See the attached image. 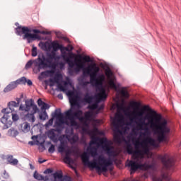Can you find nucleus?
<instances>
[{
    "mask_svg": "<svg viewBox=\"0 0 181 181\" xmlns=\"http://www.w3.org/2000/svg\"><path fill=\"white\" fill-rule=\"evenodd\" d=\"M130 107L139 111L136 114V119L140 124H142V125L145 124L146 119H150V118H152V117L155 115L152 119L151 125L156 128V131L158 134L157 141L160 144L165 142L166 139H168L166 134L170 132V128L168 127V120L163 119L162 121V115L158 114L156 111L153 110L148 105L143 106L141 109L139 108V107H141V103L133 101L131 103Z\"/></svg>",
    "mask_w": 181,
    "mask_h": 181,
    "instance_id": "f257e3e1",
    "label": "nucleus"
},
{
    "mask_svg": "<svg viewBox=\"0 0 181 181\" xmlns=\"http://www.w3.org/2000/svg\"><path fill=\"white\" fill-rule=\"evenodd\" d=\"M90 153L93 158V162H90L87 155L85 156V158L82 156V161L86 163V165H88L89 168L95 169L98 175H101L103 173H105L108 170V166L112 165V160L105 158V157L101 154L99 155L97 152V148L90 147Z\"/></svg>",
    "mask_w": 181,
    "mask_h": 181,
    "instance_id": "f03ea898",
    "label": "nucleus"
},
{
    "mask_svg": "<svg viewBox=\"0 0 181 181\" xmlns=\"http://www.w3.org/2000/svg\"><path fill=\"white\" fill-rule=\"evenodd\" d=\"M62 45L57 42H52L49 45L48 48L52 49L51 52L47 53V57L44 54H40L38 58L35 61L38 69H47V67H56V63L60 60L61 57L56 54L57 50H59Z\"/></svg>",
    "mask_w": 181,
    "mask_h": 181,
    "instance_id": "7ed1b4c3",
    "label": "nucleus"
},
{
    "mask_svg": "<svg viewBox=\"0 0 181 181\" xmlns=\"http://www.w3.org/2000/svg\"><path fill=\"white\" fill-rule=\"evenodd\" d=\"M99 78L100 77L98 76H91L90 78V84L92 86H95L96 87V90H99V93L96 96V102L90 105L92 111L96 110V114H98L101 110H104V104H102L100 106L98 104L100 103L101 101H105V100H107V97H108L107 93L105 92V89H104L103 87V83H98Z\"/></svg>",
    "mask_w": 181,
    "mask_h": 181,
    "instance_id": "20e7f679",
    "label": "nucleus"
},
{
    "mask_svg": "<svg viewBox=\"0 0 181 181\" xmlns=\"http://www.w3.org/2000/svg\"><path fill=\"white\" fill-rule=\"evenodd\" d=\"M19 110L20 111H25V112H27L24 115L23 119H24V121H28V122H31L32 124L36 121L35 114L40 112V109L37 107V105L35 103V100H33V99L25 100V105L21 104Z\"/></svg>",
    "mask_w": 181,
    "mask_h": 181,
    "instance_id": "39448f33",
    "label": "nucleus"
},
{
    "mask_svg": "<svg viewBox=\"0 0 181 181\" xmlns=\"http://www.w3.org/2000/svg\"><path fill=\"white\" fill-rule=\"evenodd\" d=\"M16 34L18 36H22V35H24L23 36V40H27V43H32V42H34V40H40V36L37 35V33H42V31L38 29H33V32L35 34L30 33V30L28 27H22L18 26L15 28Z\"/></svg>",
    "mask_w": 181,
    "mask_h": 181,
    "instance_id": "423d86ee",
    "label": "nucleus"
},
{
    "mask_svg": "<svg viewBox=\"0 0 181 181\" xmlns=\"http://www.w3.org/2000/svg\"><path fill=\"white\" fill-rule=\"evenodd\" d=\"M79 60H81L83 62V63H90V65H88L86 70L83 71V74H87L88 76H90V79L91 77H103V75H100V67L97 66V64L94 62V60L91 59V57L88 55H79Z\"/></svg>",
    "mask_w": 181,
    "mask_h": 181,
    "instance_id": "0eeeda50",
    "label": "nucleus"
},
{
    "mask_svg": "<svg viewBox=\"0 0 181 181\" xmlns=\"http://www.w3.org/2000/svg\"><path fill=\"white\" fill-rule=\"evenodd\" d=\"M66 119L70 120L71 127H77L78 123H77L76 119H78L82 124H87V121H91L93 119V112H86L84 116H83V110L80 109L76 110L72 115Z\"/></svg>",
    "mask_w": 181,
    "mask_h": 181,
    "instance_id": "6e6552de",
    "label": "nucleus"
},
{
    "mask_svg": "<svg viewBox=\"0 0 181 181\" xmlns=\"http://www.w3.org/2000/svg\"><path fill=\"white\" fill-rule=\"evenodd\" d=\"M128 168H130V173L132 175V173H135L136 170H148V169H153L154 165L153 164H147L144 163L142 164L141 162L138 160H131L128 164Z\"/></svg>",
    "mask_w": 181,
    "mask_h": 181,
    "instance_id": "1a4fd4ad",
    "label": "nucleus"
},
{
    "mask_svg": "<svg viewBox=\"0 0 181 181\" xmlns=\"http://www.w3.org/2000/svg\"><path fill=\"white\" fill-rule=\"evenodd\" d=\"M69 103H71V108L64 112L66 119L73 115L74 111L80 110L78 109L80 107V96L74 95L73 92H71Z\"/></svg>",
    "mask_w": 181,
    "mask_h": 181,
    "instance_id": "9d476101",
    "label": "nucleus"
},
{
    "mask_svg": "<svg viewBox=\"0 0 181 181\" xmlns=\"http://www.w3.org/2000/svg\"><path fill=\"white\" fill-rule=\"evenodd\" d=\"M122 116L121 114H116L115 119H113V127L117 132H115L113 135L114 142L116 144H121L122 142V139L119 134H121V130H119V127H121V122H122Z\"/></svg>",
    "mask_w": 181,
    "mask_h": 181,
    "instance_id": "9b49d317",
    "label": "nucleus"
},
{
    "mask_svg": "<svg viewBox=\"0 0 181 181\" xmlns=\"http://www.w3.org/2000/svg\"><path fill=\"white\" fill-rule=\"evenodd\" d=\"M37 105L39 107H41V112L39 115V118L41 121H46V118L49 117L47 115V112H46V110H49L50 108V105L43 102L41 98H39L37 100Z\"/></svg>",
    "mask_w": 181,
    "mask_h": 181,
    "instance_id": "f8f14e48",
    "label": "nucleus"
},
{
    "mask_svg": "<svg viewBox=\"0 0 181 181\" xmlns=\"http://www.w3.org/2000/svg\"><path fill=\"white\" fill-rule=\"evenodd\" d=\"M102 144H102V148L107 156L110 157L115 156V151H114V147L111 146V141L105 138L102 139Z\"/></svg>",
    "mask_w": 181,
    "mask_h": 181,
    "instance_id": "ddd939ff",
    "label": "nucleus"
},
{
    "mask_svg": "<svg viewBox=\"0 0 181 181\" xmlns=\"http://www.w3.org/2000/svg\"><path fill=\"white\" fill-rule=\"evenodd\" d=\"M108 84L110 88H114L116 90V91L119 93L122 97L124 98H129V93H128V90H127V87H122L118 90V87H119L120 84L119 83L118 86H117L113 79H110L108 82Z\"/></svg>",
    "mask_w": 181,
    "mask_h": 181,
    "instance_id": "4468645a",
    "label": "nucleus"
},
{
    "mask_svg": "<svg viewBox=\"0 0 181 181\" xmlns=\"http://www.w3.org/2000/svg\"><path fill=\"white\" fill-rule=\"evenodd\" d=\"M160 159L165 169L170 170L175 166V159L170 158L168 159V154H165L160 157Z\"/></svg>",
    "mask_w": 181,
    "mask_h": 181,
    "instance_id": "2eb2a0df",
    "label": "nucleus"
},
{
    "mask_svg": "<svg viewBox=\"0 0 181 181\" xmlns=\"http://www.w3.org/2000/svg\"><path fill=\"white\" fill-rule=\"evenodd\" d=\"M57 118L59 122H63V119H64V116H63V113L62 112V110L56 109L55 112L52 113V118L50 119L46 124L45 127H49V125H53V119Z\"/></svg>",
    "mask_w": 181,
    "mask_h": 181,
    "instance_id": "dca6fc26",
    "label": "nucleus"
},
{
    "mask_svg": "<svg viewBox=\"0 0 181 181\" xmlns=\"http://www.w3.org/2000/svg\"><path fill=\"white\" fill-rule=\"evenodd\" d=\"M83 101L87 104H89L88 108L91 110L92 104H94V103H96L97 101V96L93 95L91 93H86L83 98Z\"/></svg>",
    "mask_w": 181,
    "mask_h": 181,
    "instance_id": "f3484780",
    "label": "nucleus"
},
{
    "mask_svg": "<svg viewBox=\"0 0 181 181\" xmlns=\"http://www.w3.org/2000/svg\"><path fill=\"white\" fill-rule=\"evenodd\" d=\"M53 177L54 181H71V177L69 175L63 176V173L56 172L53 174Z\"/></svg>",
    "mask_w": 181,
    "mask_h": 181,
    "instance_id": "a211bd4d",
    "label": "nucleus"
},
{
    "mask_svg": "<svg viewBox=\"0 0 181 181\" xmlns=\"http://www.w3.org/2000/svg\"><path fill=\"white\" fill-rule=\"evenodd\" d=\"M73 49H74V47L71 45H69L67 47H64L63 46V45H61V46L59 47V50H61L63 59H67V52H71Z\"/></svg>",
    "mask_w": 181,
    "mask_h": 181,
    "instance_id": "6ab92c4d",
    "label": "nucleus"
},
{
    "mask_svg": "<svg viewBox=\"0 0 181 181\" xmlns=\"http://www.w3.org/2000/svg\"><path fill=\"white\" fill-rule=\"evenodd\" d=\"M8 108H4L1 110V112L4 114H9V112H12L13 111L14 107H19V105L16 101H11L8 103Z\"/></svg>",
    "mask_w": 181,
    "mask_h": 181,
    "instance_id": "aec40b11",
    "label": "nucleus"
},
{
    "mask_svg": "<svg viewBox=\"0 0 181 181\" xmlns=\"http://www.w3.org/2000/svg\"><path fill=\"white\" fill-rule=\"evenodd\" d=\"M136 151L134 155H137L138 156H144V155H146L149 153V148L148 146L143 147V148L138 149V146H135Z\"/></svg>",
    "mask_w": 181,
    "mask_h": 181,
    "instance_id": "412c9836",
    "label": "nucleus"
},
{
    "mask_svg": "<svg viewBox=\"0 0 181 181\" xmlns=\"http://www.w3.org/2000/svg\"><path fill=\"white\" fill-rule=\"evenodd\" d=\"M18 82L12 81L11 82L6 88L4 89V93H9V91H12V90H15L16 87H18Z\"/></svg>",
    "mask_w": 181,
    "mask_h": 181,
    "instance_id": "4be33fe9",
    "label": "nucleus"
},
{
    "mask_svg": "<svg viewBox=\"0 0 181 181\" xmlns=\"http://www.w3.org/2000/svg\"><path fill=\"white\" fill-rule=\"evenodd\" d=\"M6 160L10 165H13V166H16V165L19 163V160L16 158H13V156L11 154L6 156Z\"/></svg>",
    "mask_w": 181,
    "mask_h": 181,
    "instance_id": "5701e85b",
    "label": "nucleus"
},
{
    "mask_svg": "<svg viewBox=\"0 0 181 181\" xmlns=\"http://www.w3.org/2000/svg\"><path fill=\"white\" fill-rule=\"evenodd\" d=\"M8 136H12V138H16L18 135H19V132L18 130L15 129V128L11 127L10 129L8 131Z\"/></svg>",
    "mask_w": 181,
    "mask_h": 181,
    "instance_id": "b1692460",
    "label": "nucleus"
},
{
    "mask_svg": "<svg viewBox=\"0 0 181 181\" xmlns=\"http://www.w3.org/2000/svg\"><path fill=\"white\" fill-rule=\"evenodd\" d=\"M64 163H66L67 165H71V163H74V160L73 158H70V154L69 152L66 153V156L64 158Z\"/></svg>",
    "mask_w": 181,
    "mask_h": 181,
    "instance_id": "393cba45",
    "label": "nucleus"
},
{
    "mask_svg": "<svg viewBox=\"0 0 181 181\" xmlns=\"http://www.w3.org/2000/svg\"><path fill=\"white\" fill-rule=\"evenodd\" d=\"M37 59H35L34 61L32 60V59L29 60V61L26 63V64H25V69H30V67H32V64H33V63H34L35 66L37 68V70H39V71L43 70V69H39V66L36 65V62H36Z\"/></svg>",
    "mask_w": 181,
    "mask_h": 181,
    "instance_id": "a878e982",
    "label": "nucleus"
},
{
    "mask_svg": "<svg viewBox=\"0 0 181 181\" xmlns=\"http://www.w3.org/2000/svg\"><path fill=\"white\" fill-rule=\"evenodd\" d=\"M68 66H69V67L71 69H74V66H77V63H76V61H73L72 59H71L69 57H66L65 59Z\"/></svg>",
    "mask_w": 181,
    "mask_h": 181,
    "instance_id": "bb28decb",
    "label": "nucleus"
},
{
    "mask_svg": "<svg viewBox=\"0 0 181 181\" xmlns=\"http://www.w3.org/2000/svg\"><path fill=\"white\" fill-rule=\"evenodd\" d=\"M33 177H34V179H35L36 180H38V181L43 180V175H42V174H40L39 173H37V170H35L34 172Z\"/></svg>",
    "mask_w": 181,
    "mask_h": 181,
    "instance_id": "cd10ccee",
    "label": "nucleus"
},
{
    "mask_svg": "<svg viewBox=\"0 0 181 181\" xmlns=\"http://www.w3.org/2000/svg\"><path fill=\"white\" fill-rule=\"evenodd\" d=\"M127 151L129 155H135L136 151L134 150V147L131 144H127Z\"/></svg>",
    "mask_w": 181,
    "mask_h": 181,
    "instance_id": "c85d7f7f",
    "label": "nucleus"
},
{
    "mask_svg": "<svg viewBox=\"0 0 181 181\" xmlns=\"http://www.w3.org/2000/svg\"><path fill=\"white\" fill-rule=\"evenodd\" d=\"M92 132L93 134H98V135H101L102 136H104L105 135V132L104 131H100L97 127H95L92 130Z\"/></svg>",
    "mask_w": 181,
    "mask_h": 181,
    "instance_id": "c756f323",
    "label": "nucleus"
},
{
    "mask_svg": "<svg viewBox=\"0 0 181 181\" xmlns=\"http://www.w3.org/2000/svg\"><path fill=\"white\" fill-rule=\"evenodd\" d=\"M105 74L107 77V78H111V77H112V71H111V69L110 67H107L105 70Z\"/></svg>",
    "mask_w": 181,
    "mask_h": 181,
    "instance_id": "7c9ffc66",
    "label": "nucleus"
},
{
    "mask_svg": "<svg viewBox=\"0 0 181 181\" xmlns=\"http://www.w3.org/2000/svg\"><path fill=\"white\" fill-rule=\"evenodd\" d=\"M98 141H101V139L99 137H93L90 142V145H98Z\"/></svg>",
    "mask_w": 181,
    "mask_h": 181,
    "instance_id": "2f4dec72",
    "label": "nucleus"
},
{
    "mask_svg": "<svg viewBox=\"0 0 181 181\" xmlns=\"http://www.w3.org/2000/svg\"><path fill=\"white\" fill-rule=\"evenodd\" d=\"M1 124H4V127H6V129L8 128V117H5V115H4L1 119H0Z\"/></svg>",
    "mask_w": 181,
    "mask_h": 181,
    "instance_id": "473e14b6",
    "label": "nucleus"
},
{
    "mask_svg": "<svg viewBox=\"0 0 181 181\" xmlns=\"http://www.w3.org/2000/svg\"><path fill=\"white\" fill-rule=\"evenodd\" d=\"M146 144H149V145H151L152 146H155L156 141L152 139V138H148L145 140Z\"/></svg>",
    "mask_w": 181,
    "mask_h": 181,
    "instance_id": "72a5a7b5",
    "label": "nucleus"
},
{
    "mask_svg": "<svg viewBox=\"0 0 181 181\" xmlns=\"http://www.w3.org/2000/svg\"><path fill=\"white\" fill-rule=\"evenodd\" d=\"M16 83L19 85V84H26V77L23 76L18 79H17Z\"/></svg>",
    "mask_w": 181,
    "mask_h": 181,
    "instance_id": "f704fd0d",
    "label": "nucleus"
},
{
    "mask_svg": "<svg viewBox=\"0 0 181 181\" xmlns=\"http://www.w3.org/2000/svg\"><path fill=\"white\" fill-rule=\"evenodd\" d=\"M23 129L24 131H25L26 132H29L30 131V124L25 122L23 123Z\"/></svg>",
    "mask_w": 181,
    "mask_h": 181,
    "instance_id": "c9c22d12",
    "label": "nucleus"
},
{
    "mask_svg": "<svg viewBox=\"0 0 181 181\" xmlns=\"http://www.w3.org/2000/svg\"><path fill=\"white\" fill-rule=\"evenodd\" d=\"M31 55L33 57H36V56H37V47H36L35 45H33Z\"/></svg>",
    "mask_w": 181,
    "mask_h": 181,
    "instance_id": "e433bc0d",
    "label": "nucleus"
},
{
    "mask_svg": "<svg viewBox=\"0 0 181 181\" xmlns=\"http://www.w3.org/2000/svg\"><path fill=\"white\" fill-rule=\"evenodd\" d=\"M48 135L50 136V139H53V138H54V136H56V134L54 133V129H51L49 132H48Z\"/></svg>",
    "mask_w": 181,
    "mask_h": 181,
    "instance_id": "4c0bfd02",
    "label": "nucleus"
},
{
    "mask_svg": "<svg viewBox=\"0 0 181 181\" xmlns=\"http://www.w3.org/2000/svg\"><path fill=\"white\" fill-rule=\"evenodd\" d=\"M54 151H56V149L54 148V144H51V146L48 148V152L49 153H54Z\"/></svg>",
    "mask_w": 181,
    "mask_h": 181,
    "instance_id": "58836bf2",
    "label": "nucleus"
},
{
    "mask_svg": "<svg viewBox=\"0 0 181 181\" xmlns=\"http://www.w3.org/2000/svg\"><path fill=\"white\" fill-rule=\"evenodd\" d=\"M12 119L13 122H16V121L19 119V116L18 115V114H12Z\"/></svg>",
    "mask_w": 181,
    "mask_h": 181,
    "instance_id": "ea45409f",
    "label": "nucleus"
},
{
    "mask_svg": "<svg viewBox=\"0 0 181 181\" xmlns=\"http://www.w3.org/2000/svg\"><path fill=\"white\" fill-rule=\"evenodd\" d=\"M55 35L58 39H63V35L59 31H55Z\"/></svg>",
    "mask_w": 181,
    "mask_h": 181,
    "instance_id": "a19ab883",
    "label": "nucleus"
},
{
    "mask_svg": "<svg viewBox=\"0 0 181 181\" xmlns=\"http://www.w3.org/2000/svg\"><path fill=\"white\" fill-rule=\"evenodd\" d=\"M45 175H47L49 173H53V169L52 168H47L44 171Z\"/></svg>",
    "mask_w": 181,
    "mask_h": 181,
    "instance_id": "79ce46f5",
    "label": "nucleus"
},
{
    "mask_svg": "<svg viewBox=\"0 0 181 181\" xmlns=\"http://www.w3.org/2000/svg\"><path fill=\"white\" fill-rule=\"evenodd\" d=\"M90 83H91V79H90V81H83L82 82V86L83 87H87V86H88V84H90Z\"/></svg>",
    "mask_w": 181,
    "mask_h": 181,
    "instance_id": "37998d69",
    "label": "nucleus"
},
{
    "mask_svg": "<svg viewBox=\"0 0 181 181\" xmlns=\"http://www.w3.org/2000/svg\"><path fill=\"white\" fill-rule=\"evenodd\" d=\"M58 152L62 153L64 152V146L61 145L58 147Z\"/></svg>",
    "mask_w": 181,
    "mask_h": 181,
    "instance_id": "c03bdc74",
    "label": "nucleus"
},
{
    "mask_svg": "<svg viewBox=\"0 0 181 181\" xmlns=\"http://www.w3.org/2000/svg\"><path fill=\"white\" fill-rule=\"evenodd\" d=\"M4 178L9 179V174L8 173H6V170H5L4 171Z\"/></svg>",
    "mask_w": 181,
    "mask_h": 181,
    "instance_id": "a18cd8bd",
    "label": "nucleus"
},
{
    "mask_svg": "<svg viewBox=\"0 0 181 181\" xmlns=\"http://www.w3.org/2000/svg\"><path fill=\"white\" fill-rule=\"evenodd\" d=\"M41 35H52V32L42 30L41 31Z\"/></svg>",
    "mask_w": 181,
    "mask_h": 181,
    "instance_id": "49530a36",
    "label": "nucleus"
},
{
    "mask_svg": "<svg viewBox=\"0 0 181 181\" xmlns=\"http://www.w3.org/2000/svg\"><path fill=\"white\" fill-rule=\"evenodd\" d=\"M57 87H58V88H59V90H60V91H64V86H63L62 84H59L58 86H57Z\"/></svg>",
    "mask_w": 181,
    "mask_h": 181,
    "instance_id": "de8ad7c7",
    "label": "nucleus"
},
{
    "mask_svg": "<svg viewBox=\"0 0 181 181\" xmlns=\"http://www.w3.org/2000/svg\"><path fill=\"white\" fill-rule=\"evenodd\" d=\"M26 83H27L28 86H32L33 84V83L32 82V80L27 79V78H26Z\"/></svg>",
    "mask_w": 181,
    "mask_h": 181,
    "instance_id": "09e8293b",
    "label": "nucleus"
},
{
    "mask_svg": "<svg viewBox=\"0 0 181 181\" xmlns=\"http://www.w3.org/2000/svg\"><path fill=\"white\" fill-rule=\"evenodd\" d=\"M49 81V87H53V86H54V81H53V79H51Z\"/></svg>",
    "mask_w": 181,
    "mask_h": 181,
    "instance_id": "8fccbe9b",
    "label": "nucleus"
},
{
    "mask_svg": "<svg viewBox=\"0 0 181 181\" xmlns=\"http://www.w3.org/2000/svg\"><path fill=\"white\" fill-rule=\"evenodd\" d=\"M69 168H71V169H72L73 170L75 171V173L77 175V170L76 169V167L73 166V165H70Z\"/></svg>",
    "mask_w": 181,
    "mask_h": 181,
    "instance_id": "3c124183",
    "label": "nucleus"
},
{
    "mask_svg": "<svg viewBox=\"0 0 181 181\" xmlns=\"http://www.w3.org/2000/svg\"><path fill=\"white\" fill-rule=\"evenodd\" d=\"M47 160H42V158H39L38 159V162L39 163H45V162H46Z\"/></svg>",
    "mask_w": 181,
    "mask_h": 181,
    "instance_id": "603ef678",
    "label": "nucleus"
},
{
    "mask_svg": "<svg viewBox=\"0 0 181 181\" xmlns=\"http://www.w3.org/2000/svg\"><path fill=\"white\" fill-rule=\"evenodd\" d=\"M43 181H48L49 180V176L47 175H45V176H43Z\"/></svg>",
    "mask_w": 181,
    "mask_h": 181,
    "instance_id": "864d4df0",
    "label": "nucleus"
},
{
    "mask_svg": "<svg viewBox=\"0 0 181 181\" xmlns=\"http://www.w3.org/2000/svg\"><path fill=\"white\" fill-rule=\"evenodd\" d=\"M57 97L59 100H63V94L59 93L58 94Z\"/></svg>",
    "mask_w": 181,
    "mask_h": 181,
    "instance_id": "5fc2aeb1",
    "label": "nucleus"
},
{
    "mask_svg": "<svg viewBox=\"0 0 181 181\" xmlns=\"http://www.w3.org/2000/svg\"><path fill=\"white\" fill-rule=\"evenodd\" d=\"M62 39L64 40H65V42H70V40H69V38L67 37H63L62 36Z\"/></svg>",
    "mask_w": 181,
    "mask_h": 181,
    "instance_id": "6e6d98bb",
    "label": "nucleus"
},
{
    "mask_svg": "<svg viewBox=\"0 0 181 181\" xmlns=\"http://www.w3.org/2000/svg\"><path fill=\"white\" fill-rule=\"evenodd\" d=\"M16 103L19 105V104L21 103V98H16Z\"/></svg>",
    "mask_w": 181,
    "mask_h": 181,
    "instance_id": "4d7b16f0",
    "label": "nucleus"
},
{
    "mask_svg": "<svg viewBox=\"0 0 181 181\" xmlns=\"http://www.w3.org/2000/svg\"><path fill=\"white\" fill-rule=\"evenodd\" d=\"M30 168L33 170L35 169V165L30 164Z\"/></svg>",
    "mask_w": 181,
    "mask_h": 181,
    "instance_id": "13d9d810",
    "label": "nucleus"
},
{
    "mask_svg": "<svg viewBox=\"0 0 181 181\" xmlns=\"http://www.w3.org/2000/svg\"><path fill=\"white\" fill-rule=\"evenodd\" d=\"M28 144H29V145H31V146L35 145V142H33V141H29Z\"/></svg>",
    "mask_w": 181,
    "mask_h": 181,
    "instance_id": "bf43d9fd",
    "label": "nucleus"
},
{
    "mask_svg": "<svg viewBox=\"0 0 181 181\" xmlns=\"http://www.w3.org/2000/svg\"><path fill=\"white\" fill-rule=\"evenodd\" d=\"M71 141H73V142H77V139H76L74 137L71 138Z\"/></svg>",
    "mask_w": 181,
    "mask_h": 181,
    "instance_id": "052dcab7",
    "label": "nucleus"
},
{
    "mask_svg": "<svg viewBox=\"0 0 181 181\" xmlns=\"http://www.w3.org/2000/svg\"><path fill=\"white\" fill-rule=\"evenodd\" d=\"M37 139V136H33L32 139L35 140Z\"/></svg>",
    "mask_w": 181,
    "mask_h": 181,
    "instance_id": "680f3d73",
    "label": "nucleus"
},
{
    "mask_svg": "<svg viewBox=\"0 0 181 181\" xmlns=\"http://www.w3.org/2000/svg\"><path fill=\"white\" fill-rule=\"evenodd\" d=\"M59 66H64V64H63V62H59Z\"/></svg>",
    "mask_w": 181,
    "mask_h": 181,
    "instance_id": "e2e57ef3",
    "label": "nucleus"
},
{
    "mask_svg": "<svg viewBox=\"0 0 181 181\" xmlns=\"http://www.w3.org/2000/svg\"><path fill=\"white\" fill-rule=\"evenodd\" d=\"M19 98H21V100H22V98H23V93H22V94L21 95V96H20Z\"/></svg>",
    "mask_w": 181,
    "mask_h": 181,
    "instance_id": "0e129e2a",
    "label": "nucleus"
},
{
    "mask_svg": "<svg viewBox=\"0 0 181 181\" xmlns=\"http://www.w3.org/2000/svg\"><path fill=\"white\" fill-rule=\"evenodd\" d=\"M15 25H16V26H18V28H19V26H21V25H19L18 23H16Z\"/></svg>",
    "mask_w": 181,
    "mask_h": 181,
    "instance_id": "69168bd1",
    "label": "nucleus"
},
{
    "mask_svg": "<svg viewBox=\"0 0 181 181\" xmlns=\"http://www.w3.org/2000/svg\"><path fill=\"white\" fill-rule=\"evenodd\" d=\"M41 146H42V148H45V145H43V142L40 143Z\"/></svg>",
    "mask_w": 181,
    "mask_h": 181,
    "instance_id": "338daca9",
    "label": "nucleus"
},
{
    "mask_svg": "<svg viewBox=\"0 0 181 181\" xmlns=\"http://www.w3.org/2000/svg\"><path fill=\"white\" fill-rule=\"evenodd\" d=\"M130 122H134V119H130Z\"/></svg>",
    "mask_w": 181,
    "mask_h": 181,
    "instance_id": "774afa93",
    "label": "nucleus"
}]
</instances>
